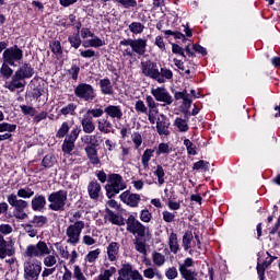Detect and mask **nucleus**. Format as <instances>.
<instances>
[{
  "mask_svg": "<svg viewBox=\"0 0 280 280\" xmlns=\"http://www.w3.org/2000/svg\"><path fill=\"white\" fill-rule=\"evenodd\" d=\"M82 212L77 211L70 218V224L66 229V242L70 244V246H78L80 244V237L82 236V231L86 226V223L81 220Z\"/></svg>",
  "mask_w": 280,
  "mask_h": 280,
  "instance_id": "1",
  "label": "nucleus"
},
{
  "mask_svg": "<svg viewBox=\"0 0 280 280\" xmlns=\"http://www.w3.org/2000/svg\"><path fill=\"white\" fill-rule=\"evenodd\" d=\"M67 190H57L51 192L48 196V209L50 211H65V207H67Z\"/></svg>",
  "mask_w": 280,
  "mask_h": 280,
  "instance_id": "2",
  "label": "nucleus"
},
{
  "mask_svg": "<svg viewBox=\"0 0 280 280\" xmlns=\"http://www.w3.org/2000/svg\"><path fill=\"white\" fill-rule=\"evenodd\" d=\"M126 187V183H124V177H121V175L112 174L108 184L105 186L107 198H114L119 191H124Z\"/></svg>",
  "mask_w": 280,
  "mask_h": 280,
  "instance_id": "3",
  "label": "nucleus"
},
{
  "mask_svg": "<svg viewBox=\"0 0 280 280\" xmlns=\"http://www.w3.org/2000/svg\"><path fill=\"white\" fill-rule=\"evenodd\" d=\"M121 47H131V51L137 56H143L148 49V39L145 38H127L119 42Z\"/></svg>",
  "mask_w": 280,
  "mask_h": 280,
  "instance_id": "4",
  "label": "nucleus"
},
{
  "mask_svg": "<svg viewBox=\"0 0 280 280\" xmlns=\"http://www.w3.org/2000/svg\"><path fill=\"white\" fill-rule=\"evenodd\" d=\"M74 95L83 102H93L97 97L95 88L89 83H80L74 88Z\"/></svg>",
  "mask_w": 280,
  "mask_h": 280,
  "instance_id": "5",
  "label": "nucleus"
},
{
  "mask_svg": "<svg viewBox=\"0 0 280 280\" xmlns=\"http://www.w3.org/2000/svg\"><path fill=\"white\" fill-rule=\"evenodd\" d=\"M2 60L10 65V67H16V62L23 60V50L19 46L7 48L2 54Z\"/></svg>",
  "mask_w": 280,
  "mask_h": 280,
  "instance_id": "6",
  "label": "nucleus"
},
{
  "mask_svg": "<svg viewBox=\"0 0 280 280\" xmlns=\"http://www.w3.org/2000/svg\"><path fill=\"white\" fill-rule=\"evenodd\" d=\"M23 268L25 280H38V277H40V272L43 271L40 262L34 260H26Z\"/></svg>",
  "mask_w": 280,
  "mask_h": 280,
  "instance_id": "7",
  "label": "nucleus"
},
{
  "mask_svg": "<svg viewBox=\"0 0 280 280\" xmlns=\"http://www.w3.org/2000/svg\"><path fill=\"white\" fill-rule=\"evenodd\" d=\"M128 233H132V235H137L138 237H145V233H148V228L143 225L135 215L130 214L126 221Z\"/></svg>",
  "mask_w": 280,
  "mask_h": 280,
  "instance_id": "8",
  "label": "nucleus"
},
{
  "mask_svg": "<svg viewBox=\"0 0 280 280\" xmlns=\"http://www.w3.org/2000/svg\"><path fill=\"white\" fill-rule=\"evenodd\" d=\"M118 275L117 280H144L143 275L130 264H124L118 270Z\"/></svg>",
  "mask_w": 280,
  "mask_h": 280,
  "instance_id": "9",
  "label": "nucleus"
},
{
  "mask_svg": "<svg viewBox=\"0 0 280 280\" xmlns=\"http://www.w3.org/2000/svg\"><path fill=\"white\" fill-rule=\"evenodd\" d=\"M50 249L47 246V243L44 241H39L35 245H28L25 250L26 257H45V255H49Z\"/></svg>",
  "mask_w": 280,
  "mask_h": 280,
  "instance_id": "10",
  "label": "nucleus"
},
{
  "mask_svg": "<svg viewBox=\"0 0 280 280\" xmlns=\"http://www.w3.org/2000/svg\"><path fill=\"white\" fill-rule=\"evenodd\" d=\"M145 104L149 110H147L144 115L148 116V120L150 121V124L154 125L159 120V118H156L159 115V103H156V101H154V97H152L151 95H147Z\"/></svg>",
  "mask_w": 280,
  "mask_h": 280,
  "instance_id": "11",
  "label": "nucleus"
},
{
  "mask_svg": "<svg viewBox=\"0 0 280 280\" xmlns=\"http://www.w3.org/2000/svg\"><path fill=\"white\" fill-rule=\"evenodd\" d=\"M151 95H153L154 100L156 102H162L163 104H166V106H170L174 100L172 98V94L165 89L164 86L160 88H152L151 89Z\"/></svg>",
  "mask_w": 280,
  "mask_h": 280,
  "instance_id": "12",
  "label": "nucleus"
},
{
  "mask_svg": "<svg viewBox=\"0 0 280 280\" xmlns=\"http://www.w3.org/2000/svg\"><path fill=\"white\" fill-rule=\"evenodd\" d=\"M141 71L145 78H151L152 80L159 78V66L152 60L142 61Z\"/></svg>",
  "mask_w": 280,
  "mask_h": 280,
  "instance_id": "13",
  "label": "nucleus"
},
{
  "mask_svg": "<svg viewBox=\"0 0 280 280\" xmlns=\"http://www.w3.org/2000/svg\"><path fill=\"white\" fill-rule=\"evenodd\" d=\"M121 202L127 205V207H131L132 209H137L139 207V202H141V195L132 194L130 190H126L119 196Z\"/></svg>",
  "mask_w": 280,
  "mask_h": 280,
  "instance_id": "14",
  "label": "nucleus"
},
{
  "mask_svg": "<svg viewBox=\"0 0 280 280\" xmlns=\"http://www.w3.org/2000/svg\"><path fill=\"white\" fill-rule=\"evenodd\" d=\"M194 266V259L186 258L183 264H179V272L185 280H196V271L189 269Z\"/></svg>",
  "mask_w": 280,
  "mask_h": 280,
  "instance_id": "15",
  "label": "nucleus"
},
{
  "mask_svg": "<svg viewBox=\"0 0 280 280\" xmlns=\"http://www.w3.org/2000/svg\"><path fill=\"white\" fill-rule=\"evenodd\" d=\"M15 250L12 242L5 241L3 235L0 234V259H5V257H13Z\"/></svg>",
  "mask_w": 280,
  "mask_h": 280,
  "instance_id": "16",
  "label": "nucleus"
},
{
  "mask_svg": "<svg viewBox=\"0 0 280 280\" xmlns=\"http://www.w3.org/2000/svg\"><path fill=\"white\" fill-rule=\"evenodd\" d=\"M104 113L109 117V119H116V121L124 118V112L119 105H108L104 108Z\"/></svg>",
  "mask_w": 280,
  "mask_h": 280,
  "instance_id": "17",
  "label": "nucleus"
},
{
  "mask_svg": "<svg viewBox=\"0 0 280 280\" xmlns=\"http://www.w3.org/2000/svg\"><path fill=\"white\" fill-rule=\"evenodd\" d=\"M156 130L160 136L167 137L170 135V119L163 114L156 120Z\"/></svg>",
  "mask_w": 280,
  "mask_h": 280,
  "instance_id": "18",
  "label": "nucleus"
},
{
  "mask_svg": "<svg viewBox=\"0 0 280 280\" xmlns=\"http://www.w3.org/2000/svg\"><path fill=\"white\" fill-rule=\"evenodd\" d=\"M25 84H27L25 79H22L21 77H18L16 73H14L11 81L5 83V89H9L11 93H14L16 89H25Z\"/></svg>",
  "mask_w": 280,
  "mask_h": 280,
  "instance_id": "19",
  "label": "nucleus"
},
{
  "mask_svg": "<svg viewBox=\"0 0 280 280\" xmlns=\"http://www.w3.org/2000/svg\"><path fill=\"white\" fill-rule=\"evenodd\" d=\"M81 126L85 135H93V132H95V122L93 121V116H89V114L83 115Z\"/></svg>",
  "mask_w": 280,
  "mask_h": 280,
  "instance_id": "20",
  "label": "nucleus"
},
{
  "mask_svg": "<svg viewBox=\"0 0 280 280\" xmlns=\"http://www.w3.org/2000/svg\"><path fill=\"white\" fill-rule=\"evenodd\" d=\"M7 200L13 209H27V207H30V202L24 199H19L15 194L9 195Z\"/></svg>",
  "mask_w": 280,
  "mask_h": 280,
  "instance_id": "21",
  "label": "nucleus"
},
{
  "mask_svg": "<svg viewBox=\"0 0 280 280\" xmlns=\"http://www.w3.org/2000/svg\"><path fill=\"white\" fill-rule=\"evenodd\" d=\"M19 78L22 80H30L34 75V68L30 63H23L16 71Z\"/></svg>",
  "mask_w": 280,
  "mask_h": 280,
  "instance_id": "22",
  "label": "nucleus"
},
{
  "mask_svg": "<svg viewBox=\"0 0 280 280\" xmlns=\"http://www.w3.org/2000/svg\"><path fill=\"white\" fill-rule=\"evenodd\" d=\"M47 205V199L44 195H35L31 201L33 211H43Z\"/></svg>",
  "mask_w": 280,
  "mask_h": 280,
  "instance_id": "23",
  "label": "nucleus"
},
{
  "mask_svg": "<svg viewBox=\"0 0 280 280\" xmlns=\"http://www.w3.org/2000/svg\"><path fill=\"white\" fill-rule=\"evenodd\" d=\"M88 194L92 200H100V195L102 194V185L97 182H91L88 185Z\"/></svg>",
  "mask_w": 280,
  "mask_h": 280,
  "instance_id": "24",
  "label": "nucleus"
},
{
  "mask_svg": "<svg viewBox=\"0 0 280 280\" xmlns=\"http://www.w3.org/2000/svg\"><path fill=\"white\" fill-rule=\"evenodd\" d=\"M107 259L109 261H117L119 259V243L112 242L107 246Z\"/></svg>",
  "mask_w": 280,
  "mask_h": 280,
  "instance_id": "25",
  "label": "nucleus"
},
{
  "mask_svg": "<svg viewBox=\"0 0 280 280\" xmlns=\"http://www.w3.org/2000/svg\"><path fill=\"white\" fill-rule=\"evenodd\" d=\"M98 86L103 95H113L115 93V90L113 89V83L108 78L101 79L98 82Z\"/></svg>",
  "mask_w": 280,
  "mask_h": 280,
  "instance_id": "26",
  "label": "nucleus"
},
{
  "mask_svg": "<svg viewBox=\"0 0 280 280\" xmlns=\"http://www.w3.org/2000/svg\"><path fill=\"white\" fill-rule=\"evenodd\" d=\"M82 45L85 49L89 47H94L95 49H97L100 47H104V45H106V42L98 36L93 35L91 39L83 40Z\"/></svg>",
  "mask_w": 280,
  "mask_h": 280,
  "instance_id": "27",
  "label": "nucleus"
},
{
  "mask_svg": "<svg viewBox=\"0 0 280 280\" xmlns=\"http://www.w3.org/2000/svg\"><path fill=\"white\" fill-rule=\"evenodd\" d=\"M97 130L103 135H110L113 132V122L108 118H101L97 120Z\"/></svg>",
  "mask_w": 280,
  "mask_h": 280,
  "instance_id": "28",
  "label": "nucleus"
},
{
  "mask_svg": "<svg viewBox=\"0 0 280 280\" xmlns=\"http://www.w3.org/2000/svg\"><path fill=\"white\" fill-rule=\"evenodd\" d=\"M172 78H174V72H172V70H170L168 68L164 67L160 69L159 77L155 78V80L156 82H159V84H165V81L172 80Z\"/></svg>",
  "mask_w": 280,
  "mask_h": 280,
  "instance_id": "29",
  "label": "nucleus"
},
{
  "mask_svg": "<svg viewBox=\"0 0 280 280\" xmlns=\"http://www.w3.org/2000/svg\"><path fill=\"white\" fill-rule=\"evenodd\" d=\"M168 246L171 253H173L174 255H176L178 250H180V246L178 245V236L174 232H172L168 236Z\"/></svg>",
  "mask_w": 280,
  "mask_h": 280,
  "instance_id": "30",
  "label": "nucleus"
},
{
  "mask_svg": "<svg viewBox=\"0 0 280 280\" xmlns=\"http://www.w3.org/2000/svg\"><path fill=\"white\" fill-rule=\"evenodd\" d=\"M81 141L88 147L97 148V145H100V138L97 137V135H85L81 138Z\"/></svg>",
  "mask_w": 280,
  "mask_h": 280,
  "instance_id": "31",
  "label": "nucleus"
},
{
  "mask_svg": "<svg viewBox=\"0 0 280 280\" xmlns=\"http://www.w3.org/2000/svg\"><path fill=\"white\" fill-rule=\"evenodd\" d=\"M152 261H153L154 266H156L158 268H161L162 266H165V261H167V258L165 257V255H163L159 252H153L152 253Z\"/></svg>",
  "mask_w": 280,
  "mask_h": 280,
  "instance_id": "32",
  "label": "nucleus"
},
{
  "mask_svg": "<svg viewBox=\"0 0 280 280\" xmlns=\"http://www.w3.org/2000/svg\"><path fill=\"white\" fill-rule=\"evenodd\" d=\"M100 255H102V249L100 248L89 252L84 258L85 264H95L100 259Z\"/></svg>",
  "mask_w": 280,
  "mask_h": 280,
  "instance_id": "33",
  "label": "nucleus"
},
{
  "mask_svg": "<svg viewBox=\"0 0 280 280\" xmlns=\"http://www.w3.org/2000/svg\"><path fill=\"white\" fill-rule=\"evenodd\" d=\"M175 100H183L184 106H191V95L187 93V90H184L183 92H176Z\"/></svg>",
  "mask_w": 280,
  "mask_h": 280,
  "instance_id": "34",
  "label": "nucleus"
},
{
  "mask_svg": "<svg viewBox=\"0 0 280 280\" xmlns=\"http://www.w3.org/2000/svg\"><path fill=\"white\" fill-rule=\"evenodd\" d=\"M56 264H58V256L56 253L51 254L50 252L49 254H46V257L44 258V266H46V268H54Z\"/></svg>",
  "mask_w": 280,
  "mask_h": 280,
  "instance_id": "35",
  "label": "nucleus"
},
{
  "mask_svg": "<svg viewBox=\"0 0 280 280\" xmlns=\"http://www.w3.org/2000/svg\"><path fill=\"white\" fill-rule=\"evenodd\" d=\"M15 196H18V198H22L23 200H30V198H33L34 196V190L30 187L20 188Z\"/></svg>",
  "mask_w": 280,
  "mask_h": 280,
  "instance_id": "36",
  "label": "nucleus"
},
{
  "mask_svg": "<svg viewBox=\"0 0 280 280\" xmlns=\"http://www.w3.org/2000/svg\"><path fill=\"white\" fill-rule=\"evenodd\" d=\"M145 26L141 22H132L129 24V32L138 36L139 34H143Z\"/></svg>",
  "mask_w": 280,
  "mask_h": 280,
  "instance_id": "37",
  "label": "nucleus"
},
{
  "mask_svg": "<svg viewBox=\"0 0 280 280\" xmlns=\"http://www.w3.org/2000/svg\"><path fill=\"white\" fill-rule=\"evenodd\" d=\"M174 126L179 130V132H187V130H189V124L180 117H177L174 120Z\"/></svg>",
  "mask_w": 280,
  "mask_h": 280,
  "instance_id": "38",
  "label": "nucleus"
},
{
  "mask_svg": "<svg viewBox=\"0 0 280 280\" xmlns=\"http://www.w3.org/2000/svg\"><path fill=\"white\" fill-rule=\"evenodd\" d=\"M14 73V70L10 68V63L3 61L1 68H0V75L4 77L5 80H10L12 78V74Z\"/></svg>",
  "mask_w": 280,
  "mask_h": 280,
  "instance_id": "39",
  "label": "nucleus"
},
{
  "mask_svg": "<svg viewBox=\"0 0 280 280\" xmlns=\"http://www.w3.org/2000/svg\"><path fill=\"white\" fill-rule=\"evenodd\" d=\"M31 224H33L35 226V229H40L43 226H45V224L47 223V217L45 215H35L31 221Z\"/></svg>",
  "mask_w": 280,
  "mask_h": 280,
  "instance_id": "40",
  "label": "nucleus"
},
{
  "mask_svg": "<svg viewBox=\"0 0 280 280\" xmlns=\"http://www.w3.org/2000/svg\"><path fill=\"white\" fill-rule=\"evenodd\" d=\"M154 156V149H147L142 156H141V163L143 167H148L150 165V160Z\"/></svg>",
  "mask_w": 280,
  "mask_h": 280,
  "instance_id": "41",
  "label": "nucleus"
},
{
  "mask_svg": "<svg viewBox=\"0 0 280 280\" xmlns=\"http://www.w3.org/2000/svg\"><path fill=\"white\" fill-rule=\"evenodd\" d=\"M108 220L112 222V224H116L117 226H124V219L119 217V214H116L115 212L108 210Z\"/></svg>",
  "mask_w": 280,
  "mask_h": 280,
  "instance_id": "42",
  "label": "nucleus"
},
{
  "mask_svg": "<svg viewBox=\"0 0 280 280\" xmlns=\"http://www.w3.org/2000/svg\"><path fill=\"white\" fill-rule=\"evenodd\" d=\"M143 275L145 279H154V277L161 279V271H159L156 268L149 267L143 270Z\"/></svg>",
  "mask_w": 280,
  "mask_h": 280,
  "instance_id": "43",
  "label": "nucleus"
},
{
  "mask_svg": "<svg viewBox=\"0 0 280 280\" xmlns=\"http://www.w3.org/2000/svg\"><path fill=\"white\" fill-rule=\"evenodd\" d=\"M69 130H71V127L69 126V122L63 121L62 125L60 126V128L58 129L57 133H56V138L57 139H62V138L67 137V133L69 132Z\"/></svg>",
  "mask_w": 280,
  "mask_h": 280,
  "instance_id": "44",
  "label": "nucleus"
},
{
  "mask_svg": "<svg viewBox=\"0 0 280 280\" xmlns=\"http://www.w3.org/2000/svg\"><path fill=\"white\" fill-rule=\"evenodd\" d=\"M117 272V268L110 267L109 269H105L103 273H100L97 276V280H110L113 275Z\"/></svg>",
  "mask_w": 280,
  "mask_h": 280,
  "instance_id": "45",
  "label": "nucleus"
},
{
  "mask_svg": "<svg viewBox=\"0 0 280 280\" xmlns=\"http://www.w3.org/2000/svg\"><path fill=\"white\" fill-rule=\"evenodd\" d=\"M135 249L141 255H148V249L145 248V243L141 238H136L133 241Z\"/></svg>",
  "mask_w": 280,
  "mask_h": 280,
  "instance_id": "46",
  "label": "nucleus"
},
{
  "mask_svg": "<svg viewBox=\"0 0 280 280\" xmlns=\"http://www.w3.org/2000/svg\"><path fill=\"white\" fill-rule=\"evenodd\" d=\"M273 258H270L269 261H265L262 264H258L257 265V272H258V277L260 280H264V275L266 272V268H268V266H270V264H272Z\"/></svg>",
  "mask_w": 280,
  "mask_h": 280,
  "instance_id": "47",
  "label": "nucleus"
},
{
  "mask_svg": "<svg viewBox=\"0 0 280 280\" xmlns=\"http://www.w3.org/2000/svg\"><path fill=\"white\" fill-rule=\"evenodd\" d=\"M153 174L158 177L159 185L165 184V170H163V166L158 165Z\"/></svg>",
  "mask_w": 280,
  "mask_h": 280,
  "instance_id": "48",
  "label": "nucleus"
},
{
  "mask_svg": "<svg viewBox=\"0 0 280 280\" xmlns=\"http://www.w3.org/2000/svg\"><path fill=\"white\" fill-rule=\"evenodd\" d=\"M52 165H56V156H54V154L45 155V158L42 160V166L45 168H49Z\"/></svg>",
  "mask_w": 280,
  "mask_h": 280,
  "instance_id": "49",
  "label": "nucleus"
},
{
  "mask_svg": "<svg viewBox=\"0 0 280 280\" xmlns=\"http://www.w3.org/2000/svg\"><path fill=\"white\" fill-rule=\"evenodd\" d=\"M73 148H75V141L69 140V138L63 141L62 152H65V154H71V152H73Z\"/></svg>",
  "mask_w": 280,
  "mask_h": 280,
  "instance_id": "50",
  "label": "nucleus"
},
{
  "mask_svg": "<svg viewBox=\"0 0 280 280\" xmlns=\"http://www.w3.org/2000/svg\"><path fill=\"white\" fill-rule=\"evenodd\" d=\"M78 108V105H75L74 103H69L67 106L62 107L60 109V114L61 115H75V110Z\"/></svg>",
  "mask_w": 280,
  "mask_h": 280,
  "instance_id": "51",
  "label": "nucleus"
},
{
  "mask_svg": "<svg viewBox=\"0 0 280 280\" xmlns=\"http://www.w3.org/2000/svg\"><path fill=\"white\" fill-rule=\"evenodd\" d=\"M172 152V148L170 147V144L162 142L159 144L155 154L156 156H161V154H170Z\"/></svg>",
  "mask_w": 280,
  "mask_h": 280,
  "instance_id": "52",
  "label": "nucleus"
},
{
  "mask_svg": "<svg viewBox=\"0 0 280 280\" xmlns=\"http://www.w3.org/2000/svg\"><path fill=\"white\" fill-rule=\"evenodd\" d=\"M184 145L187 150V154H189L190 156H196L198 154V152H196V144H194V142H191V140L185 139Z\"/></svg>",
  "mask_w": 280,
  "mask_h": 280,
  "instance_id": "53",
  "label": "nucleus"
},
{
  "mask_svg": "<svg viewBox=\"0 0 280 280\" xmlns=\"http://www.w3.org/2000/svg\"><path fill=\"white\" fill-rule=\"evenodd\" d=\"M68 40L71 47H73L74 49H79L80 45H82V39L80 38V34L78 33L69 36Z\"/></svg>",
  "mask_w": 280,
  "mask_h": 280,
  "instance_id": "54",
  "label": "nucleus"
},
{
  "mask_svg": "<svg viewBox=\"0 0 280 280\" xmlns=\"http://www.w3.org/2000/svg\"><path fill=\"white\" fill-rule=\"evenodd\" d=\"M25 233H27L28 237H36L38 235V230H36V226H34L31 223H26L22 225Z\"/></svg>",
  "mask_w": 280,
  "mask_h": 280,
  "instance_id": "55",
  "label": "nucleus"
},
{
  "mask_svg": "<svg viewBox=\"0 0 280 280\" xmlns=\"http://www.w3.org/2000/svg\"><path fill=\"white\" fill-rule=\"evenodd\" d=\"M131 140L132 143L135 144V149L139 150V148H141L142 143H143V137L141 136L140 132H133L131 135Z\"/></svg>",
  "mask_w": 280,
  "mask_h": 280,
  "instance_id": "56",
  "label": "nucleus"
},
{
  "mask_svg": "<svg viewBox=\"0 0 280 280\" xmlns=\"http://www.w3.org/2000/svg\"><path fill=\"white\" fill-rule=\"evenodd\" d=\"M26 208H14L13 215L16 220H27V212H25Z\"/></svg>",
  "mask_w": 280,
  "mask_h": 280,
  "instance_id": "57",
  "label": "nucleus"
},
{
  "mask_svg": "<svg viewBox=\"0 0 280 280\" xmlns=\"http://www.w3.org/2000/svg\"><path fill=\"white\" fill-rule=\"evenodd\" d=\"M192 170H201V172H209V162L200 160L194 164Z\"/></svg>",
  "mask_w": 280,
  "mask_h": 280,
  "instance_id": "58",
  "label": "nucleus"
},
{
  "mask_svg": "<svg viewBox=\"0 0 280 280\" xmlns=\"http://www.w3.org/2000/svg\"><path fill=\"white\" fill-rule=\"evenodd\" d=\"M104 109H102V108H92V109H89L86 113H85V115H89V117H92V119H93V117L95 118V119H100V117H102V115H104Z\"/></svg>",
  "mask_w": 280,
  "mask_h": 280,
  "instance_id": "59",
  "label": "nucleus"
},
{
  "mask_svg": "<svg viewBox=\"0 0 280 280\" xmlns=\"http://www.w3.org/2000/svg\"><path fill=\"white\" fill-rule=\"evenodd\" d=\"M136 112L141 115H145L148 113L149 107L145 106V103L143 101H137L135 105Z\"/></svg>",
  "mask_w": 280,
  "mask_h": 280,
  "instance_id": "60",
  "label": "nucleus"
},
{
  "mask_svg": "<svg viewBox=\"0 0 280 280\" xmlns=\"http://www.w3.org/2000/svg\"><path fill=\"white\" fill-rule=\"evenodd\" d=\"M16 130V125L8 124V122H2L0 124V132H14Z\"/></svg>",
  "mask_w": 280,
  "mask_h": 280,
  "instance_id": "61",
  "label": "nucleus"
},
{
  "mask_svg": "<svg viewBox=\"0 0 280 280\" xmlns=\"http://www.w3.org/2000/svg\"><path fill=\"white\" fill-rule=\"evenodd\" d=\"M165 277L168 280L177 279L178 278V269H176V267H171V268L166 269Z\"/></svg>",
  "mask_w": 280,
  "mask_h": 280,
  "instance_id": "62",
  "label": "nucleus"
},
{
  "mask_svg": "<svg viewBox=\"0 0 280 280\" xmlns=\"http://www.w3.org/2000/svg\"><path fill=\"white\" fill-rule=\"evenodd\" d=\"M73 278L75 280H86V277L84 276L82 269L78 265H75L73 268Z\"/></svg>",
  "mask_w": 280,
  "mask_h": 280,
  "instance_id": "63",
  "label": "nucleus"
},
{
  "mask_svg": "<svg viewBox=\"0 0 280 280\" xmlns=\"http://www.w3.org/2000/svg\"><path fill=\"white\" fill-rule=\"evenodd\" d=\"M50 49H51L52 54L62 55V46L60 45L59 40L51 42Z\"/></svg>",
  "mask_w": 280,
  "mask_h": 280,
  "instance_id": "64",
  "label": "nucleus"
}]
</instances>
